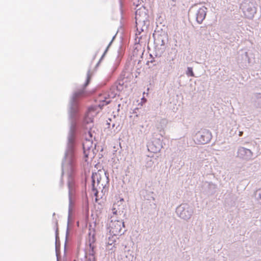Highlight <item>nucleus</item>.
<instances>
[{
    "label": "nucleus",
    "mask_w": 261,
    "mask_h": 261,
    "mask_svg": "<svg viewBox=\"0 0 261 261\" xmlns=\"http://www.w3.org/2000/svg\"><path fill=\"white\" fill-rule=\"evenodd\" d=\"M90 81L91 75L89 70L83 88L74 91L70 97L68 105L70 129L68 135L67 148L62 163V176L65 170H67L70 175L73 173L76 159L75 147L77 135L79 133H86L85 129H88L86 128V125L92 121L91 118L84 117L82 119L81 118L83 107L82 98L86 94L85 89L89 84Z\"/></svg>",
    "instance_id": "1"
},
{
    "label": "nucleus",
    "mask_w": 261,
    "mask_h": 261,
    "mask_svg": "<svg viewBox=\"0 0 261 261\" xmlns=\"http://www.w3.org/2000/svg\"><path fill=\"white\" fill-rule=\"evenodd\" d=\"M73 183L69 180L68 181V198H69V206H68V221H67V226L66 232V239L64 246V252H66V243L68 239V237L69 234V225L70 221L71 219V215L72 211V196L73 195Z\"/></svg>",
    "instance_id": "2"
},
{
    "label": "nucleus",
    "mask_w": 261,
    "mask_h": 261,
    "mask_svg": "<svg viewBox=\"0 0 261 261\" xmlns=\"http://www.w3.org/2000/svg\"><path fill=\"white\" fill-rule=\"evenodd\" d=\"M193 208L188 203H182L177 207L176 213L181 219L188 220L193 214Z\"/></svg>",
    "instance_id": "3"
},
{
    "label": "nucleus",
    "mask_w": 261,
    "mask_h": 261,
    "mask_svg": "<svg viewBox=\"0 0 261 261\" xmlns=\"http://www.w3.org/2000/svg\"><path fill=\"white\" fill-rule=\"evenodd\" d=\"M195 137L198 144H205L211 141L212 135L210 130L201 129L195 134Z\"/></svg>",
    "instance_id": "4"
},
{
    "label": "nucleus",
    "mask_w": 261,
    "mask_h": 261,
    "mask_svg": "<svg viewBox=\"0 0 261 261\" xmlns=\"http://www.w3.org/2000/svg\"><path fill=\"white\" fill-rule=\"evenodd\" d=\"M109 227L110 228V232L114 236H121L126 231V230H122L121 221L120 220H115L114 221L112 220Z\"/></svg>",
    "instance_id": "5"
},
{
    "label": "nucleus",
    "mask_w": 261,
    "mask_h": 261,
    "mask_svg": "<svg viewBox=\"0 0 261 261\" xmlns=\"http://www.w3.org/2000/svg\"><path fill=\"white\" fill-rule=\"evenodd\" d=\"M162 138V136L159 138H153L152 141L147 145L148 150L153 153L159 152L163 147Z\"/></svg>",
    "instance_id": "6"
},
{
    "label": "nucleus",
    "mask_w": 261,
    "mask_h": 261,
    "mask_svg": "<svg viewBox=\"0 0 261 261\" xmlns=\"http://www.w3.org/2000/svg\"><path fill=\"white\" fill-rule=\"evenodd\" d=\"M243 11L248 19H252L256 12V9L253 3L244 4L242 6Z\"/></svg>",
    "instance_id": "7"
},
{
    "label": "nucleus",
    "mask_w": 261,
    "mask_h": 261,
    "mask_svg": "<svg viewBox=\"0 0 261 261\" xmlns=\"http://www.w3.org/2000/svg\"><path fill=\"white\" fill-rule=\"evenodd\" d=\"M202 192L207 196L214 194L216 192L217 185L212 182L205 181L203 183L201 187Z\"/></svg>",
    "instance_id": "8"
},
{
    "label": "nucleus",
    "mask_w": 261,
    "mask_h": 261,
    "mask_svg": "<svg viewBox=\"0 0 261 261\" xmlns=\"http://www.w3.org/2000/svg\"><path fill=\"white\" fill-rule=\"evenodd\" d=\"M252 152L251 150L243 147H239L237 151V156L245 160H249L252 157Z\"/></svg>",
    "instance_id": "9"
},
{
    "label": "nucleus",
    "mask_w": 261,
    "mask_h": 261,
    "mask_svg": "<svg viewBox=\"0 0 261 261\" xmlns=\"http://www.w3.org/2000/svg\"><path fill=\"white\" fill-rule=\"evenodd\" d=\"M154 44L160 46H166L168 42V35L165 32H162L160 34L154 35Z\"/></svg>",
    "instance_id": "10"
},
{
    "label": "nucleus",
    "mask_w": 261,
    "mask_h": 261,
    "mask_svg": "<svg viewBox=\"0 0 261 261\" xmlns=\"http://www.w3.org/2000/svg\"><path fill=\"white\" fill-rule=\"evenodd\" d=\"M136 27L137 31L139 34L147 29L148 26L149 24V22L146 18L142 19H139L137 16H136Z\"/></svg>",
    "instance_id": "11"
},
{
    "label": "nucleus",
    "mask_w": 261,
    "mask_h": 261,
    "mask_svg": "<svg viewBox=\"0 0 261 261\" xmlns=\"http://www.w3.org/2000/svg\"><path fill=\"white\" fill-rule=\"evenodd\" d=\"M207 8L203 6L197 11L196 13V19L198 23L201 24L204 20L206 15Z\"/></svg>",
    "instance_id": "12"
},
{
    "label": "nucleus",
    "mask_w": 261,
    "mask_h": 261,
    "mask_svg": "<svg viewBox=\"0 0 261 261\" xmlns=\"http://www.w3.org/2000/svg\"><path fill=\"white\" fill-rule=\"evenodd\" d=\"M154 45V55L156 57H161L165 52L166 46L164 45L160 46L158 44Z\"/></svg>",
    "instance_id": "13"
},
{
    "label": "nucleus",
    "mask_w": 261,
    "mask_h": 261,
    "mask_svg": "<svg viewBox=\"0 0 261 261\" xmlns=\"http://www.w3.org/2000/svg\"><path fill=\"white\" fill-rule=\"evenodd\" d=\"M254 105L257 107L259 108L261 107V93H256L254 95Z\"/></svg>",
    "instance_id": "14"
},
{
    "label": "nucleus",
    "mask_w": 261,
    "mask_h": 261,
    "mask_svg": "<svg viewBox=\"0 0 261 261\" xmlns=\"http://www.w3.org/2000/svg\"><path fill=\"white\" fill-rule=\"evenodd\" d=\"M55 237H56V253L57 257H58V251L60 249V244H58V242H59V231L58 228H57L55 232Z\"/></svg>",
    "instance_id": "15"
},
{
    "label": "nucleus",
    "mask_w": 261,
    "mask_h": 261,
    "mask_svg": "<svg viewBox=\"0 0 261 261\" xmlns=\"http://www.w3.org/2000/svg\"><path fill=\"white\" fill-rule=\"evenodd\" d=\"M92 243H93V241L92 242H91L90 241L89 242V255L90 256H94V255H95V246L92 245Z\"/></svg>",
    "instance_id": "16"
},
{
    "label": "nucleus",
    "mask_w": 261,
    "mask_h": 261,
    "mask_svg": "<svg viewBox=\"0 0 261 261\" xmlns=\"http://www.w3.org/2000/svg\"><path fill=\"white\" fill-rule=\"evenodd\" d=\"M111 100H107L106 97H105L103 100L100 101V103L99 105V107L102 109L104 106L109 104L111 102Z\"/></svg>",
    "instance_id": "17"
},
{
    "label": "nucleus",
    "mask_w": 261,
    "mask_h": 261,
    "mask_svg": "<svg viewBox=\"0 0 261 261\" xmlns=\"http://www.w3.org/2000/svg\"><path fill=\"white\" fill-rule=\"evenodd\" d=\"M186 74L188 76L194 77L195 74L193 70V68L191 67H188L186 71Z\"/></svg>",
    "instance_id": "18"
},
{
    "label": "nucleus",
    "mask_w": 261,
    "mask_h": 261,
    "mask_svg": "<svg viewBox=\"0 0 261 261\" xmlns=\"http://www.w3.org/2000/svg\"><path fill=\"white\" fill-rule=\"evenodd\" d=\"M95 178L96 180V184L97 186H98L100 185V180L101 179L100 174L98 173H94Z\"/></svg>",
    "instance_id": "19"
},
{
    "label": "nucleus",
    "mask_w": 261,
    "mask_h": 261,
    "mask_svg": "<svg viewBox=\"0 0 261 261\" xmlns=\"http://www.w3.org/2000/svg\"><path fill=\"white\" fill-rule=\"evenodd\" d=\"M109 47H108V46H107V47H106V48L105 50L104 51L103 54L102 55L100 59H99L98 62L97 63L96 66H98L99 65V64L100 63V62L103 60V59L105 57L106 55L107 54L108 51L109 50Z\"/></svg>",
    "instance_id": "20"
},
{
    "label": "nucleus",
    "mask_w": 261,
    "mask_h": 261,
    "mask_svg": "<svg viewBox=\"0 0 261 261\" xmlns=\"http://www.w3.org/2000/svg\"><path fill=\"white\" fill-rule=\"evenodd\" d=\"M109 47H108V46H107V47H106V48L105 50L104 51L103 54L102 55L100 59H99L98 62L97 63L96 66H98L99 65V64L100 63V62L103 60V59L105 57L106 55L107 54L108 51L109 50Z\"/></svg>",
    "instance_id": "21"
},
{
    "label": "nucleus",
    "mask_w": 261,
    "mask_h": 261,
    "mask_svg": "<svg viewBox=\"0 0 261 261\" xmlns=\"http://www.w3.org/2000/svg\"><path fill=\"white\" fill-rule=\"evenodd\" d=\"M109 47H108V46H107V47H106V48L105 50L104 51L103 54L102 55L100 59H99L98 62L97 63L96 66H98L99 65V64L100 63V62L103 60V59L105 57L106 55L107 54L108 51L109 50Z\"/></svg>",
    "instance_id": "22"
},
{
    "label": "nucleus",
    "mask_w": 261,
    "mask_h": 261,
    "mask_svg": "<svg viewBox=\"0 0 261 261\" xmlns=\"http://www.w3.org/2000/svg\"><path fill=\"white\" fill-rule=\"evenodd\" d=\"M150 57L151 58V60L149 61H148L147 63V64H148L149 63H151L153 64V66H155L157 64H158L159 62L157 60H154V57H153L152 55L150 54Z\"/></svg>",
    "instance_id": "23"
},
{
    "label": "nucleus",
    "mask_w": 261,
    "mask_h": 261,
    "mask_svg": "<svg viewBox=\"0 0 261 261\" xmlns=\"http://www.w3.org/2000/svg\"><path fill=\"white\" fill-rule=\"evenodd\" d=\"M120 10L121 13L123 12V7L126 3V0H119Z\"/></svg>",
    "instance_id": "24"
},
{
    "label": "nucleus",
    "mask_w": 261,
    "mask_h": 261,
    "mask_svg": "<svg viewBox=\"0 0 261 261\" xmlns=\"http://www.w3.org/2000/svg\"><path fill=\"white\" fill-rule=\"evenodd\" d=\"M97 185H92V191L93 192L94 196L95 197L98 196V190L97 189Z\"/></svg>",
    "instance_id": "25"
},
{
    "label": "nucleus",
    "mask_w": 261,
    "mask_h": 261,
    "mask_svg": "<svg viewBox=\"0 0 261 261\" xmlns=\"http://www.w3.org/2000/svg\"><path fill=\"white\" fill-rule=\"evenodd\" d=\"M255 196L257 200H260L261 203V189L257 190L255 193Z\"/></svg>",
    "instance_id": "26"
},
{
    "label": "nucleus",
    "mask_w": 261,
    "mask_h": 261,
    "mask_svg": "<svg viewBox=\"0 0 261 261\" xmlns=\"http://www.w3.org/2000/svg\"><path fill=\"white\" fill-rule=\"evenodd\" d=\"M91 181L92 184L91 185H96V178H95L94 173H92V176H91Z\"/></svg>",
    "instance_id": "27"
},
{
    "label": "nucleus",
    "mask_w": 261,
    "mask_h": 261,
    "mask_svg": "<svg viewBox=\"0 0 261 261\" xmlns=\"http://www.w3.org/2000/svg\"><path fill=\"white\" fill-rule=\"evenodd\" d=\"M105 175L107 179V184L109 183V173L107 171H105Z\"/></svg>",
    "instance_id": "28"
},
{
    "label": "nucleus",
    "mask_w": 261,
    "mask_h": 261,
    "mask_svg": "<svg viewBox=\"0 0 261 261\" xmlns=\"http://www.w3.org/2000/svg\"><path fill=\"white\" fill-rule=\"evenodd\" d=\"M244 57L245 58V60H247L248 62H249V58L248 57V53L247 52L244 53L243 54Z\"/></svg>",
    "instance_id": "29"
},
{
    "label": "nucleus",
    "mask_w": 261,
    "mask_h": 261,
    "mask_svg": "<svg viewBox=\"0 0 261 261\" xmlns=\"http://www.w3.org/2000/svg\"><path fill=\"white\" fill-rule=\"evenodd\" d=\"M115 210V208L113 209V214H114V215H116V214H117V211Z\"/></svg>",
    "instance_id": "30"
},
{
    "label": "nucleus",
    "mask_w": 261,
    "mask_h": 261,
    "mask_svg": "<svg viewBox=\"0 0 261 261\" xmlns=\"http://www.w3.org/2000/svg\"><path fill=\"white\" fill-rule=\"evenodd\" d=\"M113 42V41H111L110 42V43H109V44H108V47H110L111 46V45H112V44Z\"/></svg>",
    "instance_id": "31"
},
{
    "label": "nucleus",
    "mask_w": 261,
    "mask_h": 261,
    "mask_svg": "<svg viewBox=\"0 0 261 261\" xmlns=\"http://www.w3.org/2000/svg\"><path fill=\"white\" fill-rule=\"evenodd\" d=\"M121 225H122V226L124 228H125V224H124V222L123 221H121Z\"/></svg>",
    "instance_id": "32"
},
{
    "label": "nucleus",
    "mask_w": 261,
    "mask_h": 261,
    "mask_svg": "<svg viewBox=\"0 0 261 261\" xmlns=\"http://www.w3.org/2000/svg\"><path fill=\"white\" fill-rule=\"evenodd\" d=\"M106 124L108 125V128H109L111 125L110 123L109 122H107Z\"/></svg>",
    "instance_id": "33"
},
{
    "label": "nucleus",
    "mask_w": 261,
    "mask_h": 261,
    "mask_svg": "<svg viewBox=\"0 0 261 261\" xmlns=\"http://www.w3.org/2000/svg\"><path fill=\"white\" fill-rule=\"evenodd\" d=\"M115 37H116V35H114V36L113 37V38H112V39L111 41H113L114 40L115 38Z\"/></svg>",
    "instance_id": "34"
},
{
    "label": "nucleus",
    "mask_w": 261,
    "mask_h": 261,
    "mask_svg": "<svg viewBox=\"0 0 261 261\" xmlns=\"http://www.w3.org/2000/svg\"><path fill=\"white\" fill-rule=\"evenodd\" d=\"M258 244L260 245H261V240H259L258 241Z\"/></svg>",
    "instance_id": "35"
},
{
    "label": "nucleus",
    "mask_w": 261,
    "mask_h": 261,
    "mask_svg": "<svg viewBox=\"0 0 261 261\" xmlns=\"http://www.w3.org/2000/svg\"><path fill=\"white\" fill-rule=\"evenodd\" d=\"M197 6V5H193V6L191 7V9L193 8V7H195V6Z\"/></svg>",
    "instance_id": "36"
},
{
    "label": "nucleus",
    "mask_w": 261,
    "mask_h": 261,
    "mask_svg": "<svg viewBox=\"0 0 261 261\" xmlns=\"http://www.w3.org/2000/svg\"><path fill=\"white\" fill-rule=\"evenodd\" d=\"M117 90H119V91H120V90H121V89L119 88V87H118V86H117Z\"/></svg>",
    "instance_id": "37"
},
{
    "label": "nucleus",
    "mask_w": 261,
    "mask_h": 261,
    "mask_svg": "<svg viewBox=\"0 0 261 261\" xmlns=\"http://www.w3.org/2000/svg\"><path fill=\"white\" fill-rule=\"evenodd\" d=\"M82 146H83V149L85 150V145L84 144H82Z\"/></svg>",
    "instance_id": "38"
},
{
    "label": "nucleus",
    "mask_w": 261,
    "mask_h": 261,
    "mask_svg": "<svg viewBox=\"0 0 261 261\" xmlns=\"http://www.w3.org/2000/svg\"><path fill=\"white\" fill-rule=\"evenodd\" d=\"M112 126L113 128L115 126V124L113 123Z\"/></svg>",
    "instance_id": "39"
},
{
    "label": "nucleus",
    "mask_w": 261,
    "mask_h": 261,
    "mask_svg": "<svg viewBox=\"0 0 261 261\" xmlns=\"http://www.w3.org/2000/svg\"><path fill=\"white\" fill-rule=\"evenodd\" d=\"M101 186H102L103 188H105L106 185H105V186H103V184H101Z\"/></svg>",
    "instance_id": "40"
},
{
    "label": "nucleus",
    "mask_w": 261,
    "mask_h": 261,
    "mask_svg": "<svg viewBox=\"0 0 261 261\" xmlns=\"http://www.w3.org/2000/svg\"><path fill=\"white\" fill-rule=\"evenodd\" d=\"M109 120L110 121H112V119H111V118H109Z\"/></svg>",
    "instance_id": "41"
},
{
    "label": "nucleus",
    "mask_w": 261,
    "mask_h": 261,
    "mask_svg": "<svg viewBox=\"0 0 261 261\" xmlns=\"http://www.w3.org/2000/svg\"><path fill=\"white\" fill-rule=\"evenodd\" d=\"M93 261H96V260H95V257H94V258H93Z\"/></svg>",
    "instance_id": "42"
},
{
    "label": "nucleus",
    "mask_w": 261,
    "mask_h": 261,
    "mask_svg": "<svg viewBox=\"0 0 261 261\" xmlns=\"http://www.w3.org/2000/svg\"><path fill=\"white\" fill-rule=\"evenodd\" d=\"M241 132H240L239 136H241Z\"/></svg>",
    "instance_id": "43"
},
{
    "label": "nucleus",
    "mask_w": 261,
    "mask_h": 261,
    "mask_svg": "<svg viewBox=\"0 0 261 261\" xmlns=\"http://www.w3.org/2000/svg\"><path fill=\"white\" fill-rule=\"evenodd\" d=\"M241 132H240L239 136H241Z\"/></svg>",
    "instance_id": "44"
},
{
    "label": "nucleus",
    "mask_w": 261,
    "mask_h": 261,
    "mask_svg": "<svg viewBox=\"0 0 261 261\" xmlns=\"http://www.w3.org/2000/svg\"><path fill=\"white\" fill-rule=\"evenodd\" d=\"M241 132H240L239 136H241Z\"/></svg>",
    "instance_id": "45"
},
{
    "label": "nucleus",
    "mask_w": 261,
    "mask_h": 261,
    "mask_svg": "<svg viewBox=\"0 0 261 261\" xmlns=\"http://www.w3.org/2000/svg\"><path fill=\"white\" fill-rule=\"evenodd\" d=\"M171 5H173V6H175V4H172V3H171Z\"/></svg>",
    "instance_id": "46"
},
{
    "label": "nucleus",
    "mask_w": 261,
    "mask_h": 261,
    "mask_svg": "<svg viewBox=\"0 0 261 261\" xmlns=\"http://www.w3.org/2000/svg\"><path fill=\"white\" fill-rule=\"evenodd\" d=\"M119 85H120V86L122 87V85H121V84L119 83Z\"/></svg>",
    "instance_id": "47"
},
{
    "label": "nucleus",
    "mask_w": 261,
    "mask_h": 261,
    "mask_svg": "<svg viewBox=\"0 0 261 261\" xmlns=\"http://www.w3.org/2000/svg\"><path fill=\"white\" fill-rule=\"evenodd\" d=\"M135 113H136V111H135V110H134V112H133V113L134 114Z\"/></svg>",
    "instance_id": "48"
},
{
    "label": "nucleus",
    "mask_w": 261,
    "mask_h": 261,
    "mask_svg": "<svg viewBox=\"0 0 261 261\" xmlns=\"http://www.w3.org/2000/svg\"><path fill=\"white\" fill-rule=\"evenodd\" d=\"M121 200L123 201V198H121Z\"/></svg>",
    "instance_id": "49"
},
{
    "label": "nucleus",
    "mask_w": 261,
    "mask_h": 261,
    "mask_svg": "<svg viewBox=\"0 0 261 261\" xmlns=\"http://www.w3.org/2000/svg\"><path fill=\"white\" fill-rule=\"evenodd\" d=\"M55 215V213H54L53 214V216H54Z\"/></svg>",
    "instance_id": "50"
},
{
    "label": "nucleus",
    "mask_w": 261,
    "mask_h": 261,
    "mask_svg": "<svg viewBox=\"0 0 261 261\" xmlns=\"http://www.w3.org/2000/svg\"><path fill=\"white\" fill-rule=\"evenodd\" d=\"M109 244L110 245H112V243H109Z\"/></svg>",
    "instance_id": "51"
}]
</instances>
